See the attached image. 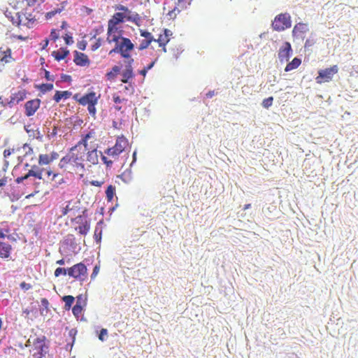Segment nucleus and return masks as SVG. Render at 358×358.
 Segmentation results:
<instances>
[{
    "instance_id": "6e6d98bb",
    "label": "nucleus",
    "mask_w": 358,
    "mask_h": 358,
    "mask_svg": "<svg viewBox=\"0 0 358 358\" xmlns=\"http://www.w3.org/2000/svg\"><path fill=\"white\" fill-rule=\"evenodd\" d=\"M180 12V10L176 6H175L171 10L169 11L167 15H169L171 19H174L176 17L177 14Z\"/></svg>"
},
{
    "instance_id": "dca6fc26",
    "label": "nucleus",
    "mask_w": 358,
    "mask_h": 358,
    "mask_svg": "<svg viewBox=\"0 0 358 358\" xmlns=\"http://www.w3.org/2000/svg\"><path fill=\"white\" fill-rule=\"evenodd\" d=\"M69 55L70 51L66 47H61L59 50H54L51 53V56L57 62L66 59Z\"/></svg>"
},
{
    "instance_id": "a211bd4d",
    "label": "nucleus",
    "mask_w": 358,
    "mask_h": 358,
    "mask_svg": "<svg viewBox=\"0 0 358 358\" xmlns=\"http://www.w3.org/2000/svg\"><path fill=\"white\" fill-rule=\"evenodd\" d=\"M103 220H100L96 224L93 238L94 241L99 244L101 242L102 238V229H103Z\"/></svg>"
},
{
    "instance_id": "0e129e2a",
    "label": "nucleus",
    "mask_w": 358,
    "mask_h": 358,
    "mask_svg": "<svg viewBox=\"0 0 358 358\" xmlns=\"http://www.w3.org/2000/svg\"><path fill=\"white\" fill-rule=\"evenodd\" d=\"M87 45V42L85 40L80 41L77 43V47L80 50H85Z\"/></svg>"
},
{
    "instance_id": "7c9ffc66",
    "label": "nucleus",
    "mask_w": 358,
    "mask_h": 358,
    "mask_svg": "<svg viewBox=\"0 0 358 358\" xmlns=\"http://www.w3.org/2000/svg\"><path fill=\"white\" fill-rule=\"evenodd\" d=\"M87 159L93 164H98V155L96 149L87 152Z\"/></svg>"
},
{
    "instance_id": "39448f33",
    "label": "nucleus",
    "mask_w": 358,
    "mask_h": 358,
    "mask_svg": "<svg viewBox=\"0 0 358 358\" xmlns=\"http://www.w3.org/2000/svg\"><path fill=\"white\" fill-rule=\"evenodd\" d=\"M126 21V15L122 12H116L108 22L107 36H110L119 31L118 24Z\"/></svg>"
},
{
    "instance_id": "f704fd0d",
    "label": "nucleus",
    "mask_w": 358,
    "mask_h": 358,
    "mask_svg": "<svg viewBox=\"0 0 358 358\" xmlns=\"http://www.w3.org/2000/svg\"><path fill=\"white\" fill-rule=\"evenodd\" d=\"M157 60V58L155 59L154 61L151 62L147 66H144L142 69L138 70V73L141 76H143L145 77L146 76V74L148 73V71L153 68Z\"/></svg>"
},
{
    "instance_id": "09e8293b",
    "label": "nucleus",
    "mask_w": 358,
    "mask_h": 358,
    "mask_svg": "<svg viewBox=\"0 0 358 358\" xmlns=\"http://www.w3.org/2000/svg\"><path fill=\"white\" fill-rule=\"evenodd\" d=\"M59 38L58 30L56 29H52L50 34V40L56 41Z\"/></svg>"
},
{
    "instance_id": "aec40b11",
    "label": "nucleus",
    "mask_w": 358,
    "mask_h": 358,
    "mask_svg": "<svg viewBox=\"0 0 358 358\" xmlns=\"http://www.w3.org/2000/svg\"><path fill=\"white\" fill-rule=\"evenodd\" d=\"M122 66L115 65L110 71L106 73V77L108 80H115L117 76L121 73Z\"/></svg>"
},
{
    "instance_id": "f257e3e1",
    "label": "nucleus",
    "mask_w": 358,
    "mask_h": 358,
    "mask_svg": "<svg viewBox=\"0 0 358 358\" xmlns=\"http://www.w3.org/2000/svg\"><path fill=\"white\" fill-rule=\"evenodd\" d=\"M134 44L127 37H122L120 43L115 44L113 49L109 51V55L120 54L122 58H129L130 52L134 49Z\"/></svg>"
},
{
    "instance_id": "c03bdc74",
    "label": "nucleus",
    "mask_w": 358,
    "mask_h": 358,
    "mask_svg": "<svg viewBox=\"0 0 358 358\" xmlns=\"http://www.w3.org/2000/svg\"><path fill=\"white\" fill-rule=\"evenodd\" d=\"M273 101V97L268 96L262 101V106L264 108L268 109V108H270L272 106Z\"/></svg>"
},
{
    "instance_id": "49530a36",
    "label": "nucleus",
    "mask_w": 358,
    "mask_h": 358,
    "mask_svg": "<svg viewBox=\"0 0 358 358\" xmlns=\"http://www.w3.org/2000/svg\"><path fill=\"white\" fill-rule=\"evenodd\" d=\"M76 304L81 305V306L85 307L87 305V298L84 297L83 294H79L76 296Z\"/></svg>"
},
{
    "instance_id": "c756f323",
    "label": "nucleus",
    "mask_w": 358,
    "mask_h": 358,
    "mask_svg": "<svg viewBox=\"0 0 358 358\" xmlns=\"http://www.w3.org/2000/svg\"><path fill=\"white\" fill-rule=\"evenodd\" d=\"M317 39L315 37V34L312 33L310 36L306 40L304 45L305 52L310 51V48L316 43Z\"/></svg>"
},
{
    "instance_id": "864d4df0",
    "label": "nucleus",
    "mask_w": 358,
    "mask_h": 358,
    "mask_svg": "<svg viewBox=\"0 0 358 358\" xmlns=\"http://www.w3.org/2000/svg\"><path fill=\"white\" fill-rule=\"evenodd\" d=\"M30 175H29V171H28L27 173H25L24 175L23 176H19L17 177L15 180V182L17 183V184H21L22 182H23L24 180H27L29 178H30Z\"/></svg>"
},
{
    "instance_id": "13d9d810",
    "label": "nucleus",
    "mask_w": 358,
    "mask_h": 358,
    "mask_svg": "<svg viewBox=\"0 0 358 358\" xmlns=\"http://www.w3.org/2000/svg\"><path fill=\"white\" fill-rule=\"evenodd\" d=\"M101 38H99L96 40V41L91 45V50L92 51H95L98 48H99L101 45Z\"/></svg>"
},
{
    "instance_id": "4d7b16f0",
    "label": "nucleus",
    "mask_w": 358,
    "mask_h": 358,
    "mask_svg": "<svg viewBox=\"0 0 358 358\" xmlns=\"http://www.w3.org/2000/svg\"><path fill=\"white\" fill-rule=\"evenodd\" d=\"M151 43L152 42H150L149 41H146L145 39L142 40L141 41V43L139 45V46H138V50H143L148 48Z\"/></svg>"
},
{
    "instance_id": "8fccbe9b",
    "label": "nucleus",
    "mask_w": 358,
    "mask_h": 358,
    "mask_svg": "<svg viewBox=\"0 0 358 358\" xmlns=\"http://www.w3.org/2000/svg\"><path fill=\"white\" fill-rule=\"evenodd\" d=\"M71 161V157L69 155H66V156L63 157L59 164V166L60 168H63L64 164H69Z\"/></svg>"
},
{
    "instance_id": "f8f14e48",
    "label": "nucleus",
    "mask_w": 358,
    "mask_h": 358,
    "mask_svg": "<svg viewBox=\"0 0 358 358\" xmlns=\"http://www.w3.org/2000/svg\"><path fill=\"white\" fill-rule=\"evenodd\" d=\"M99 96H96V93L94 91H90L85 93L83 96L80 98L79 103L82 106H86L89 104H97Z\"/></svg>"
},
{
    "instance_id": "2f4dec72",
    "label": "nucleus",
    "mask_w": 358,
    "mask_h": 358,
    "mask_svg": "<svg viewBox=\"0 0 358 358\" xmlns=\"http://www.w3.org/2000/svg\"><path fill=\"white\" fill-rule=\"evenodd\" d=\"M17 15V19H15V17L12 15L11 14V12H8V10L5 13V15L10 19V22H12L13 24L17 26V27H19L21 23H22V21H21V19H20V13H17L16 14Z\"/></svg>"
},
{
    "instance_id": "37998d69",
    "label": "nucleus",
    "mask_w": 358,
    "mask_h": 358,
    "mask_svg": "<svg viewBox=\"0 0 358 358\" xmlns=\"http://www.w3.org/2000/svg\"><path fill=\"white\" fill-rule=\"evenodd\" d=\"M92 137V132H88L85 136H82V138L80 141L78 143V145H83L85 148V149H87V141L91 138Z\"/></svg>"
},
{
    "instance_id": "7ed1b4c3",
    "label": "nucleus",
    "mask_w": 358,
    "mask_h": 358,
    "mask_svg": "<svg viewBox=\"0 0 358 358\" xmlns=\"http://www.w3.org/2000/svg\"><path fill=\"white\" fill-rule=\"evenodd\" d=\"M33 345L37 352L34 354L35 358H43L49 352L50 341L47 340L45 336L37 337L34 340Z\"/></svg>"
},
{
    "instance_id": "052dcab7",
    "label": "nucleus",
    "mask_w": 358,
    "mask_h": 358,
    "mask_svg": "<svg viewBox=\"0 0 358 358\" xmlns=\"http://www.w3.org/2000/svg\"><path fill=\"white\" fill-rule=\"evenodd\" d=\"M115 8L116 10L122 11L123 13H124L125 15H127V13H131V10H129L128 8V7H127L125 6H123V5H117V6H115Z\"/></svg>"
},
{
    "instance_id": "b1692460",
    "label": "nucleus",
    "mask_w": 358,
    "mask_h": 358,
    "mask_svg": "<svg viewBox=\"0 0 358 358\" xmlns=\"http://www.w3.org/2000/svg\"><path fill=\"white\" fill-rule=\"evenodd\" d=\"M75 297L72 295H64L62 296V300L64 302V309L65 310H70L73 308V304L75 301Z\"/></svg>"
},
{
    "instance_id": "a878e982",
    "label": "nucleus",
    "mask_w": 358,
    "mask_h": 358,
    "mask_svg": "<svg viewBox=\"0 0 358 358\" xmlns=\"http://www.w3.org/2000/svg\"><path fill=\"white\" fill-rule=\"evenodd\" d=\"M122 78L120 81L124 84H129V86L131 87V80L134 78L135 74L134 73L127 72L124 71H121Z\"/></svg>"
},
{
    "instance_id": "a18cd8bd",
    "label": "nucleus",
    "mask_w": 358,
    "mask_h": 358,
    "mask_svg": "<svg viewBox=\"0 0 358 358\" xmlns=\"http://www.w3.org/2000/svg\"><path fill=\"white\" fill-rule=\"evenodd\" d=\"M63 38L67 45H71L74 43L73 34L71 32H67L64 36H63Z\"/></svg>"
},
{
    "instance_id": "393cba45",
    "label": "nucleus",
    "mask_w": 358,
    "mask_h": 358,
    "mask_svg": "<svg viewBox=\"0 0 358 358\" xmlns=\"http://www.w3.org/2000/svg\"><path fill=\"white\" fill-rule=\"evenodd\" d=\"M64 244L69 246L70 250L74 251L76 249L77 243L76 241V238L73 234H68L64 241Z\"/></svg>"
},
{
    "instance_id": "3c124183",
    "label": "nucleus",
    "mask_w": 358,
    "mask_h": 358,
    "mask_svg": "<svg viewBox=\"0 0 358 358\" xmlns=\"http://www.w3.org/2000/svg\"><path fill=\"white\" fill-rule=\"evenodd\" d=\"M99 270H100V262H99L98 264L94 265V266L93 268L92 273L90 275L91 280L95 279V278L96 277V275H98V273L99 272Z\"/></svg>"
},
{
    "instance_id": "cd10ccee",
    "label": "nucleus",
    "mask_w": 358,
    "mask_h": 358,
    "mask_svg": "<svg viewBox=\"0 0 358 358\" xmlns=\"http://www.w3.org/2000/svg\"><path fill=\"white\" fill-rule=\"evenodd\" d=\"M105 193L107 201L112 202L115 196V187L113 185H108Z\"/></svg>"
},
{
    "instance_id": "6ab92c4d",
    "label": "nucleus",
    "mask_w": 358,
    "mask_h": 358,
    "mask_svg": "<svg viewBox=\"0 0 358 358\" xmlns=\"http://www.w3.org/2000/svg\"><path fill=\"white\" fill-rule=\"evenodd\" d=\"M71 95H72V92L70 91H68V90H66V91L56 90L52 99L56 103H59L61 101L62 99L66 100V99H69Z\"/></svg>"
},
{
    "instance_id": "603ef678",
    "label": "nucleus",
    "mask_w": 358,
    "mask_h": 358,
    "mask_svg": "<svg viewBox=\"0 0 358 358\" xmlns=\"http://www.w3.org/2000/svg\"><path fill=\"white\" fill-rule=\"evenodd\" d=\"M43 170H44V169L41 168L37 172L29 171V175L31 177L32 176L36 179L41 180V179H43L42 173H43Z\"/></svg>"
},
{
    "instance_id": "5fc2aeb1",
    "label": "nucleus",
    "mask_w": 358,
    "mask_h": 358,
    "mask_svg": "<svg viewBox=\"0 0 358 358\" xmlns=\"http://www.w3.org/2000/svg\"><path fill=\"white\" fill-rule=\"evenodd\" d=\"M183 47L181 45L176 47V48H173V51L174 57L177 59L179 57V55L183 52Z\"/></svg>"
},
{
    "instance_id": "338daca9",
    "label": "nucleus",
    "mask_w": 358,
    "mask_h": 358,
    "mask_svg": "<svg viewBox=\"0 0 358 358\" xmlns=\"http://www.w3.org/2000/svg\"><path fill=\"white\" fill-rule=\"evenodd\" d=\"M20 287L24 291H27L32 288V285L29 283L23 281L20 284Z\"/></svg>"
},
{
    "instance_id": "4c0bfd02",
    "label": "nucleus",
    "mask_w": 358,
    "mask_h": 358,
    "mask_svg": "<svg viewBox=\"0 0 358 358\" xmlns=\"http://www.w3.org/2000/svg\"><path fill=\"white\" fill-rule=\"evenodd\" d=\"M140 35L141 36L144 37L145 40L149 41L150 42L155 41L154 36L147 29H140Z\"/></svg>"
},
{
    "instance_id": "473e14b6",
    "label": "nucleus",
    "mask_w": 358,
    "mask_h": 358,
    "mask_svg": "<svg viewBox=\"0 0 358 358\" xmlns=\"http://www.w3.org/2000/svg\"><path fill=\"white\" fill-rule=\"evenodd\" d=\"M41 74L43 78H44L47 81L54 82L56 78L55 75L50 74V72L43 67L41 69Z\"/></svg>"
},
{
    "instance_id": "f3484780",
    "label": "nucleus",
    "mask_w": 358,
    "mask_h": 358,
    "mask_svg": "<svg viewBox=\"0 0 358 358\" xmlns=\"http://www.w3.org/2000/svg\"><path fill=\"white\" fill-rule=\"evenodd\" d=\"M12 246L8 243L0 241V257L8 259L10 257Z\"/></svg>"
},
{
    "instance_id": "9b49d317",
    "label": "nucleus",
    "mask_w": 358,
    "mask_h": 358,
    "mask_svg": "<svg viewBox=\"0 0 358 358\" xmlns=\"http://www.w3.org/2000/svg\"><path fill=\"white\" fill-rule=\"evenodd\" d=\"M173 34L172 31L169 29L164 28L163 29V34H160L157 39L154 41L155 42H157L159 43V46L162 48V50L166 52V44L170 41V36Z\"/></svg>"
},
{
    "instance_id": "69168bd1",
    "label": "nucleus",
    "mask_w": 358,
    "mask_h": 358,
    "mask_svg": "<svg viewBox=\"0 0 358 358\" xmlns=\"http://www.w3.org/2000/svg\"><path fill=\"white\" fill-rule=\"evenodd\" d=\"M94 34L92 36V38H96V36L97 35L101 34L103 31V27L102 25H101L98 27H95L94 29Z\"/></svg>"
},
{
    "instance_id": "bf43d9fd",
    "label": "nucleus",
    "mask_w": 358,
    "mask_h": 358,
    "mask_svg": "<svg viewBox=\"0 0 358 358\" xmlns=\"http://www.w3.org/2000/svg\"><path fill=\"white\" fill-rule=\"evenodd\" d=\"M77 333L78 330L76 328L70 329L69 331V341H73V342H75Z\"/></svg>"
},
{
    "instance_id": "0eeeda50",
    "label": "nucleus",
    "mask_w": 358,
    "mask_h": 358,
    "mask_svg": "<svg viewBox=\"0 0 358 358\" xmlns=\"http://www.w3.org/2000/svg\"><path fill=\"white\" fill-rule=\"evenodd\" d=\"M338 71V67L337 65H333L329 68L324 69H320L317 71V76L315 78V81L318 84H321L325 82H329L332 80L334 76Z\"/></svg>"
},
{
    "instance_id": "680f3d73",
    "label": "nucleus",
    "mask_w": 358,
    "mask_h": 358,
    "mask_svg": "<svg viewBox=\"0 0 358 358\" xmlns=\"http://www.w3.org/2000/svg\"><path fill=\"white\" fill-rule=\"evenodd\" d=\"M60 80L63 83H71L72 81V78L69 75L62 73L60 75Z\"/></svg>"
},
{
    "instance_id": "6e6552de",
    "label": "nucleus",
    "mask_w": 358,
    "mask_h": 358,
    "mask_svg": "<svg viewBox=\"0 0 358 358\" xmlns=\"http://www.w3.org/2000/svg\"><path fill=\"white\" fill-rule=\"evenodd\" d=\"M293 50L292 45L289 42L285 41L283 45L279 48L278 57L281 63L288 62L292 56Z\"/></svg>"
},
{
    "instance_id": "4468645a",
    "label": "nucleus",
    "mask_w": 358,
    "mask_h": 358,
    "mask_svg": "<svg viewBox=\"0 0 358 358\" xmlns=\"http://www.w3.org/2000/svg\"><path fill=\"white\" fill-rule=\"evenodd\" d=\"M27 92L25 90L19 91L17 93L12 94L10 96V100L7 101V105L9 108H13L15 102L19 103L27 97Z\"/></svg>"
},
{
    "instance_id": "9d476101",
    "label": "nucleus",
    "mask_w": 358,
    "mask_h": 358,
    "mask_svg": "<svg viewBox=\"0 0 358 358\" xmlns=\"http://www.w3.org/2000/svg\"><path fill=\"white\" fill-rule=\"evenodd\" d=\"M73 54L74 57L73 62L77 66L83 67L90 65V59L86 54L78 50H74Z\"/></svg>"
},
{
    "instance_id": "4be33fe9",
    "label": "nucleus",
    "mask_w": 358,
    "mask_h": 358,
    "mask_svg": "<svg viewBox=\"0 0 358 358\" xmlns=\"http://www.w3.org/2000/svg\"><path fill=\"white\" fill-rule=\"evenodd\" d=\"M301 64V59L296 57L291 62H288L285 68V72H289L297 69Z\"/></svg>"
},
{
    "instance_id": "2eb2a0df",
    "label": "nucleus",
    "mask_w": 358,
    "mask_h": 358,
    "mask_svg": "<svg viewBox=\"0 0 358 358\" xmlns=\"http://www.w3.org/2000/svg\"><path fill=\"white\" fill-rule=\"evenodd\" d=\"M76 220H78V222H82L78 227L76 228V230H78V233L80 235L85 236L87 234L90 229V222L89 220H85L83 222V216L78 215L76 217Z\"/></svg>"
},
{
    "instance_id": "20e7f679",
    "label": "nucleus",
    "mask_w": 358,
    "mask_h": 358,
    "mask_svg": "<svg viewBox=\"0 0 358 358\" xmlns=\"http://www.w3.org/2000/svg\"><path fill=\"white\" fill-rule=\"evenodd\" d=\"M128 145V139L124 135H121L117 137L115 145L108 148L104 152L109 156L116 157L122 153Z\"/></svg>"
},
{
    "instance_id": "5701e85b",
    "label": "nucleus",
    "mask_w": 358,
    "mask_h": 358,
    "mask_svg": "<svg viewBox=\"0 0 358 358\" xmlns=\"http://www.w3.org/2000/svg\"><path fill=\"white\" fill-rule=\"evenodd\" d=\"M120 178L124 183L129 184L131 182L133 179L131 167L127 169L122 174L117 176Z\"/></svg>"
},
{
    "instance_id": "f03ea898",
    "label": "nucleus",
    "mask_w": 358,
    "mask_h": 358,
    "mask_svg": "<svg viewBox=\"0 0 358 358\" xmlns=\"http://www.w3.org/2000/svg\"><path fill=\"white\" fill-rule=\"evenodd\" d=\"M271 27L274 31H282L292 27V20L289 13H284L277 15L272 21Z\"/></svg>"
},
{
    "instance_id": "a19ab883",
    "label": "nucleus",
    "mask_w": 358,
    "mask_h": 358,
    "mask_svg": "<svg viewBox=\"0 0 358 358\" xmlns=\"http://www.w3.org/2000/svg\"><path fill=\"white\" fill-rule=\"evenodd\" d=\"M41 303L43 308L40 310V313H41V315H43L44 310H45L46 313H48L50 311V309H49L50 303H49L48 300L46 298H42L41 300Z\"/></svg>"
},
{
    "instance_id": "423d86ee",
    "label": "nucleus",
    "mask_w": 358,
    "mask_h": 358,
    "mask_svg": "<svg viewBox=\"0 0 358 358\" xmlns=\"http://www.w3.org/2000/svg\"><path fill=\"white\" fill-rule=\"evenodd\" d=\"M69 276L80 282L85 281L87 276V268L83 262H79L71 267H69Z\"/></svg>"
},
{
    "instance_id": "72a5a7b5",
    "label": "nucleus",
    "mask_w": 358,
    "mask_h": 358,
    "mask_svg": "<svg viewBox=\"0 0 358 358\" xmlns=\"http://www.w3.org/2000/svg\"><path fill=\"white\" fill-rule=\"evenodd\" d=\"M85 307L81 306V305L75 304L72 308V313L74 315V317L78 320L79 316L82 314V313L84 311Z\"/></svg>"
},
{
    "instance_id": "c9c22d12",
    "label": "nucleus",
    "mask_w": 358,
    "mask_h": 358,
    "mask_svg": "<svg viewBox=\"0 0 358 358\" xmlns=\"http://www.w3.org/2000/svg\"><path fill=\"white\" fill-rule=\"evenodd\" d=\"M15 187H11V192L7 193L8 196H9L10 201L14 202L20 199L21 197V194L16 192L15 189Z\"/></svg>"
},
{
    "instance_id": "774afa93",
    "label": "nucleus",
    "mask_w": 358,
    "mask_h": 358,
    "mask_svg": "<svg viewBox=\"0 0 358 358\" xmlns=\"http://www.w3.org/2000/svg\"><path fill=\"white\" fill-rule=\"evenodd\" d=\"M66 344L64 348L66 351L71 352L72 350L75 342H73V341H69L68 339H66Z\"/></svg>"
},
{
    "instance_id": "58836bf2",
    "label": "nucleus",
    "mask_w": 358,
    "mask_h": 358,
    "mask_svg": "<svg viewBox=\"0 0 358 358\" xmlns=\"http://www.w3.org/2000/svg\"><path fill=\"white\" fill-rule=\"evenodd\" d=\"M69 268H64V267H57L54 272V275L55 277H59L61 275H69Z\"/></svg>"
},
{
    "instance_id": "1a4fd4ad",
    "label": "nucleus",
    "mask_w": 358,
    "mask_h": 358,
    "mask_svg": "<svg viewBox=\"0 0 358 358\" xmlns=\"http://www.w3.org/2000/svg\"><path fill=\"white\" fill-rule=\"evenodd\" d=\"M41 103V99L38 98L27 101L24 103L25 115L27 117H31L34 115L39 108Z\"/></svg>"
},
{
    "instance_id": "bb28decb",
    "label": "nucleus",
    "mask_w": 358,
    "mask_h": 358,
    "mask_svg": "<svg viewBox=\"0 0 358 358\" xmlns=\"http://www.w3.org/2000/svg\"><path fill=\"white\" fill-rule=\"evenodd\" d=\"M126 21L131 22L139 26L141 22V16L137 13L132 12L131 10V13L126 15Z\"/></svg>"
},
{
    "instance_id": "e2e57ef3",
    "label": "nucleus",
    "mask_w": 358,
    "mask_h": 358,
    "mask_svg": "<svg viewBox=\"0 0 358 358\" xmlns=\"http://www.w3.org/2000/svg\"><path fill=\"white\" fill-rule=\"evenodd\" d=\"M96 104H94V103L87 105V110L92 116H95V115H96Z\"/></svg>"
},
{
    "instance_id": "c85d7f7f",
    "label": "nucleus",
    "mask_w": 358,
    "mask_h": 358,
    "mask_svg": "<svg viewBox=\"0 0 358 358\" xmlns=\"http://www.w3.org/2000/svg\"><path fill=\"white\" fill-rule=\"evenodd\" d=\"M118 34H113L110 36L107 37L106 41L108 43H115V44H117L120 43V40L122 41V30L119 29V31L117 32Z\"/></svg>"
},
{
    "instance_id": "79ce46f5",
    "label": "nucleus",
    "mask_w": 358,
    "mask_h": 358,
    "mask_svg": "<svg viewBox=\"0 0 358 358\" xmlns=\"http://www.w3.org/2000/svg\"><path fill=\"white\" fill-rule=\"evenodd\" d=\"M97 336L101 341H106L108 337L107 329L101 328L99 331H97Z\"/></svg>"
},
{
    "instance_id": "de8ad7c7",
    "label": "nucleus",
    "mask_w": 358,
    "mask_h": 358,
    "mask_svg": "<svg viewBox=\"0 0 358 358\" xmlns=\"http://www.w3.org/2000/svg\"><path fill=\"white\" fill-rule=\"evenodd\" d=\"M100 154H101V159L103 162V163L106 164L107 168H110L113 163V161L108 159V157H106L105 155H103L101 151H100Z\"/></svg>"
},
{
    "instance_id": "ddd939ff",
    "label": "nucleus",
    "mask_w": 358,
    "mask_h": 358,
    "mask_svg": "<svg viewBox=\"0 0 358 358\" xmlns=\"http://www.w3.org/2000/svg\"><path fill=\"white\" fill-rule=\"evenodd\" d=\"M309 31V26L306 23L299 22L296 24L292 29V34L294 38H302V34H305Z\"/></svg>"
},
{
    "instance_id": "e433bc0d",
    "label": "nucleus",
    "mask_w": 358,
    "mask_h": 358,
    "mask_svg": "<svg viewBox=\"0 0 358 358\" xmlns=\"http://www.w3.org/2000/svg\"><path fill=\"white\" fill-rule=\"evenodd\" d=\"M50 157L46 154H40L38 156V164L40 166L48 165L50 164Z\"/></svg>"
},
{
    "instance_id": "412c9836",
    "label": "nucleus",
    "mask_w": 358,
    "mask_h": 358,
    "mask_svg": "<svg viewBox=\"0 0 358 358\" xmlns=\"http://www.w3.org/2000/svg\"><path fill=\"white\" fill-rule=\"evenodd\" d=\"M34 88L38 90L41 94H45L48 92H50L53 90L54 85L52 83H46L42 84H35Z\"/></svg>"
},
{
    "instance_id": "ea45409f",
    "label": "nucleus",
    "mask_w": 358,
    "mask_h": 358,
    "mask_svg": "<svg viewBox=\"0 0 358 358\" xmlns=\"http://www.w3.org/2000/svg\"><path fill=\"white\" fill-rule=\"evenodd\" d=\"M64 6H62L61 8H57L51 11L47 12L45 15L46 20H50L52 17H53L56 14L60 13L64 10Z\"/></svg>"
}]
</instances>
